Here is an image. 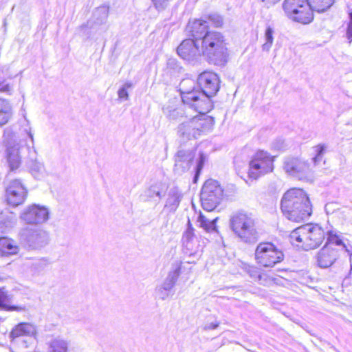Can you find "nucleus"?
<instances>
[{"instance_id": "52", "label": "nucleus", "mask_w": 352, "mask_h": 352, "mask_svg": "<svg viewBox=\"0 0 352 352\" xmlns=\"http://www.w3.org/2000/svg\"><path fill=\"white\" fill-rule=\"evenodd\" d=\"M278 148L280 149V148H282V147L281 146H278Z\"/></svg>"}, {"instance_id": "6", "label": "nucleus", "mask_w": 352, "mask_h": 352, "mask_svg": "<svg viewBox=\"0 0 352 352\" xmlns=\"http://www.w3.org/2000/svg\"><path fill=\"white\" fill-rule=\"evenodd\" d=\"M179 91L182 102L199 113L208 112L212 109L211 100L195 89V82L191 78L183 79L179 83Z\"/></svg>"}, {"instance_id": "25", "label": "nucleus", "mask_w": 352, "mask_h": 352, "mask_svg": "<svg viewBox=\"0 0 352 352\" xmlns=\"http://www.w3.org/2000/svg\"><path fill=\"white\" fill-rule=\"evenodd\" d=\"M12 116V108L8 100L0 98V127L8 123Z\"/></svg>"}, {"instance_id": "50", "label": "nucleus", "mask_w": 352, "mask_h": 352, "mask_svg": "<svg viewBox=\"0 0 352 352\" xmlns=\"http://www.w3.org/2000/svg\"><path fill=\"white\" fill-rule=\"evenodd\" d=\"M10 310H16V311H23L24 310V307H15V306H12V307H10L9 308Z\"/></svg>"}, {"instance_id": "26", "label": "nucleus", "mask_w": 352, "mask_h": 352, "mask_svg": "<svg viewBox=\"0 0 352 352\" xmlns=\"http://www.w3.org/2000/svg\"><path fill=\"white\" fill-rule=\"evenodd\" d=\"M15 223L16 216L13 212L6 210L0 213V230L2 232L12 228Z\"/></svg>"}, {"instance_id": "41", "label": "nucleus", "mask_w": 352, "mask_h": 352, "mask_svg": "<svg viewBox=\"0 0 352 352\" xmlns=\"http://www.w3.org/2000/svg\"><path fill=\"white\" fill-rule=\"evenodd\" d=\"M133 84L131 82H125L123 86L119 89L118 91V95L119 98L120 99H124L128 100L129 99V94L127 91V89L132 87Z\"/></svg>"}, {"instance_id": "33", "label": "nucleus", "mask_w": 352, "mask_h": 352, "mask_svg": "<svg viewBox=\"0 0 352 352\" xmlns=\"http://www.w3.org/2000/svg\"><path fill=\"white\" fill-rule=\"evenodd\" d=\"M109 6L108 5H102L95 10L94 16L98 23L102 24L106 22L109 16Z\"/></svg>"}, {"instance_id": "7", "label": "nucleus", "mask_w": 352, "mask_h": 352, "mask_svg": "<svg viewBox=\"0 0 352 352\" xmlns=\"http://www.w3.org/2000/svg\"><path fill=\"white\" fill-rule=\"evenodd\" d=\"M232 231L240 239L247 243H255L259 238L256 219L250 214L239 212L230 219Z\"/></svg>"}, {"instance_id": "11", "label": "nucleus", "mask_w": 352, "mask_h": 352, "mask_svg": "<svg viewBox=\"0 0 352 352\" xmlns=\"http://www.w3.org/2000/svg\"><path fill=\"white\" fill-rule=\"evenodd\" d=\"M223 190L219 182L214 179L207 180L201 189V201L205 210L212 211L220 203Z\"/></svg>"}, {"instance_id": "44", "label": "nucleus", "mask_w": 352, "mask_h": 352, "mask_svg": "<svg viewBox=\"0 0 352 352\" xmlns=\"http://www.w3.org/2000/svg\"><path fill=\"white\" fill-rule=\"evenodd\" d=\"M280 0H257V1L264 8H270L279 2Z\"/></svg>"}, {"instance_id": "4", "label": "nucleus", "mask_w": 352, "mask_h": 352, "mask_svg": "<svg viewBox=\"0 0 352 352\" xmlns=\"http://www.w3.org/2000/svg\"><path fill=\"white\" fill-rule=\"evenodd\" d=\"M206 113H199L197 116L187 117L179 124L177 133L182 141L197 139L212 129L214 119L206 115Z\"/></svg>"}, {"instance_id": "3", "label": "nucleus", "mask_w": 352, "mask_h": 352, "mask_svg": "<svg viewBox=\"0 0 352 352\" xmlns=\"http://www.w3.org/2000/svg\"><path fill=\"white\" fill-rule=\"evenodd\" d=\"M202 56L217 65H223L228 57L227 43L225 36L219 32H206L201 42Z\"/></svg>"}, {"instance_id": "17", "label": "nucleus", "mask_w": 352, "mask_h": 352, "mask_svg": "<svg viewBox=\"0 0 352 352\" xmlns=\"http://www.w3.org/2000/svg\"><path fill=\"white\" fill-rule=\"evenodd\" d=\"M22 235L30 248L38 249L45 246L49 242L48 233L42 229H30L23 231Z\"/></svg>"}, {"instance_id": "2", "label": "nucleus", "mask_w": 352, "mask_h": 352, "mask_svg": "<svg viewBox=\"0 0 352 352\" xmlns=\"http://www.w3.org/2000/svg\"><path fill=\"white\" fill-rule=\"evenodd\" d=\"M347 239L337 230H329L327 232V242L325 245L318 252L316 259L317 265L320 268H328L332 266L340 258V249L333 248L335 245L344 250L350 256V261L352 257V245Z\"/></svg>"}, {"instance_id": "12", "label": "nucleus", "mask_w": 352, "mask_h": 352, "mask_svg": "<svg viewBox=\"0 0 352 352\" xmlns=\"http://www.w3.org/2000/svg\"><path fill=\"white\" fill-rule=\"evenodd\" d=\"M49 216L50 212L46 207L32 204L22 211L20 218L28 224L37 225L47 221Z\"/></svg>"}, {"instance_id": "39", "label": "nucleus", "mask_w": 352, "mask_h": 352, "mask_svg": "<svg viewBox=\"0 0 352 352\" xmlns=\"http://www.w3.org/2000/svg\"><path fill=\"white\" fill-rule=\"evenodd\" d=\"M196 239H197V237L194 233V228L192 227V225H191L190 221L188 220V227L186 228V230L184 232V233L183 234V243L189 241L190 240L192 241V240H194Z\"/></svg>"}, {"instance_id": "42", "label": "nucleus", "mask_w": 352, "mask_h": 352, "mask_svg": "<svg viewBox=\"0 0 352 352\" xmlns=\"http://www.w3.org/2000/svg\"><path fill=\"white\" fill-rule=\"evenodd\" d=\"M172 0H151L156 10L162 11L165 10Z\"/></svg>"}, {"instance_id": "29", "label": "nucleus", "mask_w": 352, "mask_h": 352, "mask_svg": "<svg viewBox=\"0 0 352 352\" xmlns=\"http://www.w3.org/2000/svg\"><path fill=\"white\" fill-rule=\"evenodd\" d=\"M182 197V193L177 188H171L168 193L166 206L170 208L172 210H176L179 205Z\"/></svg>"}, {"instance_id": "24", "label": "nucleus", "mask_w": 352, "mask_h": 352, "mask_svg": "<svg viewBox=\"0 0 352 352\" xmlns=\"http://www.w3.org/2000/svg\"><path fill=\"white\" fill-rule=\"evenodd\" d=\"M19 250V248L14 240L8 237L0 238L1 256H9L16 254Z\"/></svg>"}, {"instance_id": "14", "label": "nucleus", "mask_w": 352, "mask_h": 352, "mask_svg": "<svg viewBox=\"0 0 352 352\" xmlns=\"http://www.w3.org/2000/svg\"><path fill=\"white\" fill-rule=\"evenodd\" d=\"M201 42L192 38L184 40L178 46V55L187 61L198 60L202 56Z\"/></svg>"}, {"instance_id": "48", "label": "nucleus", "mask_w": 352, "mask_h": 352, "mask_svg": "<svg viewBox=\"0 0 352 352\" xmlns=\"http://www.w3.org/2000/svg\"><path fill=\"white\" fill-rule=\"evenodd\" d=\"M219 322L208 323L205 325L204 330L208 331V330L215 329L219 327Z\"/></svg>"}, {"instance_id": "46", "label": "nucleus", "mask_w": 352, "mask_h": 352, "mask_svg": "<svg viewBox=\"0 0 352 352\" xmlns=\"http://www.w3.org/2000/svg\"><path fill=\"white\" fill-rule=\"evenodd\" d=\"M346 38L349 43L352 41V11L349 13V22L346 30Z\"/></svg>"}, {"instance_id": "15", "label": "nucleus", "mask_w": 352, "mask_h": 352, "mask_svg": "<svg viewBox=\"0 0 352 352\" xmlns=\"http://www.w3.org/2000/svg\"><path fill=\"white\" fill-rule=\"evenodd\" d=\"M197 83L201 89L200 91L210 100L219 89V78L213 72H204L201 73L197 78Z\"/></svg>"}, {"instance_id": "40", "label": "nucleus", "mask_w": 352, "mask_h": 352, "mask_svg": "<svg viewBox=\"0 0 352 352\" xmlns=\"http://www.w3.org/2000/svg\"><path fill=\"white\" fill-rule=\"evenodd\" d=\"M208 19L215 28H220L223 24V17L217 13L208 15Z\"/></svg>"}, {"instance_id": "5", "label": "nucleus", "mask_w": 352, "mask_h": 352, "mask_svg": "<svg viewBox=\"0 0 352 352\" xmlns=\"http://www.w3.org/2000/svg\"><path fill=\"white\" fill-rule=\"evenodd\" d=\"M327 232L318 224H306L294 230L289 235L292 245L305 250L320 246L325 239Z\"/></svg>"}, {"instance_id": "16", "label": "nucleus", "mask_w": 352, "mask_h": 352, "mask_svg": "<svg viewBox=\"0 0 352 352\" xmlns=\"http://www.w3.org/2000/svg\"><path fill=\"white\" fill-rule=\"evenodd\" d=\"M180 274V266H177L173 271H170L162 284L155 288L157 296L164 300L171 296V291L174 287Z\"/></svg>"}, {"instance_id": "51", "label": "nucleus", "mask_w": 352, "mask_h": 352, "mask_svg": "<svg viewBox=\"0 0 352 352\" xmlns=\"http://www.w3.org/2000/svg\"><path fill=\"white\" fill-rule=\"evenodd\" d=\"M43 263V261H41V260H39V261H36L34 263V265H41Z\"/></svg>"}, {"instance_id": "21", "label": "nucleus", "mask_w": 352, "mask_h": 352, "mask_svg": "<svg viewBox=\"0 0 352 352\" xmlns=\"http://www.w3.org/2000/svg\"><path fill=\"white\" fill-rule=\"evenodd\" d=\"M165 186L161 182H155L148 186L141 195V197L144 201H150L155 197L160 199L164 196Z\"/></svg>"}, {"instance_id": "49", "label": "nucleus", "mask_w": 352, "mask_h": 352, "mask_svg": "<svg viewBox=\"0 0 352 352\" xmlns=\"http://www.w3.org/2000/svg\"><path fill=\"white\" fill-rule=\"evenodd\" d=\"M25 135L30 138L31 143L33 145L34 144V136H33V134L32 133V132L30 131H30L25 130ZM32 147L34 148L33 146H32Z\"/></svg>"}, {"instance_id": "35", "label": "nucleus", "mask_w": 352, "mask_h": 352, "mask_svg": "<svg viewBox=\"0 0 352 352\" xmlns=\"http://www.w3.org/2000/svg\"><path fill=\"white\" fill-rule=\"evenodd\" d=\"M183 245L186 250L189 252L190 257L195 256L199 250V244L197 239L184 242Z\"/></svg>"}, {"instance_id": "10", "label": "nucleus", "mask_w": 352, "mask_h": 352, "mask_svg": "<svg viewBox=\"0 0 352 352\" xmlns=\"http://www.w3.org/2000/svg\"><path fill=\"white\" fill-rule=\"evenodd\" d=\"M273 170L274 157L264 151H258L249 163L248 177L256 180Z\"/></svg>"}, {"instance_id": "31", "label": "nucleus", "mask_w": 352, "mask_h": 352, "mask_svg": "<svg viewBox=\"0 0 352 352\" xmlns=\"http://www.w3.org/2000/svg\"><path fill=\"white\" fill-rule=\"evenodd\" d=\"M68 346L67 340L57 338L51 341L49 352H67Z\"/></svg>"}, {"instance_id": "43", "label": "nucleus", "mask_w": 352, "mask_h": 352, "mask_svg": "<svg viewBox=\"0 0 352 352\" xmlns=\"http://www.w3.org/2000/svg\"><path fill=\"white\" fill-rule=\"evenodd\" d=\"M204 162H205V157L204 156V155L202 153H201L199 155L198 162L197 163V165H196V173H195V179H196L198 175L201 172V170L203 168Z\"/></svg>"}, {"instance_id": "45", "label": "nucleus", "mask_w": 352, "mask_h": 352, "mask_svg": "<svg viewBox=\"0 0 352 352\" xmlns=\"http://www.w3.org/2000/svg\"><path fill=\"white\" fill-rule=\"evenodd\" d=\"M8 301V294L3 288H0V307H5Z\"/></svg>"}, {"instance_id": "32", "label": "nucleus", "mask_w": 352, "mask_h": 352, "mask_svg": "<svg viewBox=\"0 0 352 352\" xmlns=\"http://www.w3.org/2000/svg\"><path fill=\"white\" fill-rule=\"evenodd\" d=\"M30 171L35 178H41L44 175V165L37 160H32L29 164Z\"/></svg>"}, {"instance_id": "9", "label": "nucleus", "mask_w": 352, "mask_h": 352, "mask_svg": "<svg viewBox=\"0 0 352 352\" xmlns=\"http://www.w3.org/2000/svg\"><path fill=\"white\" fill-rule=\"evenodd\" d=\"M254 258L258 265L263 267H273L284 259L283 252L274 244L261 242L258 244L254 252Z\"/></svg>"}, {"instance_id": "30", "label": "nucleus", "mask_w": 352, "mask_h": 352, "mask_svg": "<svg viewBox=\"0 0 352 352\" xmlns=\"http://www.w3.org/2000/svg\"><path fill=\"white\" fill-rule=\"evenodd\" d=\"M335 0H307L312 10L318 12L327 10L334 3Z\"/></svg>"}, {"instance_id": "19", "label": "nucleus", "mask_w": 352, "mask_h": 352, "mask_svg": "<svg viewBox=\"0 0 352 352\" xmlns=\"http://www.w3.org/2000/svg\"><path fill=\"white\" fill-rule=\"evenodd\" d=\"M36 330L35 326L30 323L21 322L12 329L10 333V338L12 340H14L19 337H28V339H23L21 340L22 343L24 344V347L27 348L29 344L33 341V337L36 335Z\"/></svg>"}, {"instance_id": "27", "label": "nucleus", "mask_w": 352, "mask_h": 352, "mask_svg": "<svg viewBox=\"0 0 352 352\" xmlns=\"http://www.w3.org/2000/svg\"><path fill=\"white\" fill-rule=\"evenodd\" d=\"M164 113L168 119L180 123L188 117L182 107H173L170 105L164 108Z\"/></svg>"}, {"instance_id": "22", "label": "nucleus", "mask_w": 352, "mask_h": 352, "mask_svg": "<svg viewBox=\"0 0 352 352\" xmlns=\"http://www.w3.org/2000/svg\"><path fill=\"white\" fill-rule=\"evenodd\" d=\"M187 28L191 33L192 39L196 40L198 42H201L204 34L210 32L208 30V21L201 19L195 20L193 22L189 23Z\"/></svg>"}, {"instance_id": "37", "label": "nucleus", "mask_w": 352, "mask_h": 352, "mask_svg": "<svg viewBox=\"0 0 352 352\" xmlns=\"http://www.w3.org/2000/svg\"><path fill=\"white\" fill-rule=\"evenodd\" d=\"M274 30L271 27H267L265 32V43L263 45V50L269 51L274 41Z\"/></svg>"}, {"instance_id": "23", "label": "nucleus", "mask_w": 352, "mask_h": 352, "mask_svg": "<svg viewBox=\"0 0 352 352\" xmlns=\"http://www.w3.org/2000/svg\"><path fill=\"white\" fill-rule=\"evenodd\" d=\"M309 4V2L307 1V3L297 10L296 13L292 15L289 19L302 24H308L311 23L314 19L313 11L314 10H312V8H311Z\"/></svg>"}, {"instance_id": "18", "label": "nucleus", "mask_w": 352, "mask_h": 352, "mask_svg": "<svg viewBox=\"0 0 352 352\" xmlns=\"http://www.w3.org/2000/svg\"><path fill=\"white\" fill-rule=\"evenodd\" d=\"M283 168L289 175L300 179L305 175L309 167L306 162L298 157L289 156L285 158Z\"/></svg>"}, {"instance_id": "47", "label": "nucleus", "mask_w": 352, "mask_h": 352, "mask_svg": "<svg viewBox=\"0 0 352 352\" xmlns=\"http://www.w3.org/2000/svg\"><path fill=\"white\" fill-rule=\"evenodd\" d=\"M11 91L12 87L8 82H6V81L3 80L0 82V92H4L10 94Z\"/></svg>"}, {"instance_id": "38", "label": "nucleus", "mask_w": 352, "mask_h": 352, "mask_svg": "<svg viewBox=\"0 0 352 352\" xmlns=\"http://www.w3.org/2000/svg\"><path fill=\"white\" fill-rule=\"evenodd\" d=\"M316 155L313 157V161L315 164H318L322 158L325 150V146L323 144H318L314 147Z\"/></svg>"}, {"instance_id": "8", "label": "nucleus", "mask_w": 352, "mask_h": 352, "mask_svg": "<svg viewBox=\"0 0 352 352\" xmlns=\"http://www.w3.org/2000/svg\"><path fill=\"white\" fill-rule=\"evenodd\" d=\"M23 144L27 145L26 142L15 134L6 138L0 144V157L6 158L12 171L17 170L21 164V149Z\"/></svg>"}, {"instance_id": "1", "label": "nucleus", "mask_w": 352, "mask_h": 352, "mask_svg": "<svg viewBox=\"0 0 352 352\" xmlns=\"http://www.w3.org/2000/svg\"><path fill=\"white\" fill-rule=\"evenodd\" d=\"M281 210L289 220L299 222L311 216L312 206L307 193L302 189L292 188L282 198Z\"/></svg>"}, {"instance_id": "28", "label": "nucleus", "mask_w": 352, "mask_h": 352, "mask_svg": "<svg viewBox=\"0 0 352 352\" xmlns=\"http://www.w3.org/2000/svg\"><path fill=\"white\" fill-rule=\"evenodd\" d=\"M307 3V0H285L283 7L289 18L296 13L302 6Z\"/></svg>"}, {"instance_id": "36", "label": "nucleus", "mask_w": 352, "mask_h": 352, "mask_svg": "<svg viewBox=\"0 0 352 352\" xmlns=\"http://www.w3.org/2000/svg\"><path fill=\"white\" fill-rule=\"evenodd\" d=\"M247 272L252 278L256 279L260 283V284L263 285H267V280L263 278V276L258 273V269L256 267L249 266L247 268Z\"/></svg>"}, {"instance_id": "13", "label": "nucleus", "mask_w": 352, "mask_h": 352, "mask_svg": "<svg viewBox=\"0 0 352 352\" xmlns=\"http://www.w3.org/2000/svg\"><path fill=\"white\" fill-rule=\"evenodd\" d=\"M28 190L20 179L10 182L6 188V199L10 205L17 206L22 204L27 197Z\"/></svg>"}, {"instance_id": "20", "label": "nucleus", "mask_w": 352, "mask_h": 352, "mask_svg": "<svg viewBox=\"0 0 352 352\" xmlns=\"http://www.w3.org/2000/svg\"><path fill=\"white\" fill-rule=\"evenodd\" d=\"M195 152L190 150H179L177 153L175 160V171L182 174L191 166L192 160L195 158Z\"/></svg>"}, {"instance_id": "34", "label": "nucleus", "mask_w": 352, "mask_h": 352, "mask_svg": "<svg viewBox=\"0 0 352 352\" xmlns=\"http://www.w3.org/2000/svg\"><path fill=\"white\" fill-rule=\"evenodd\" d=\"M217 218L212 220H209L206 217L200 214L198 218V221L200 223V226L203 228L206 232H212L216 230L215 222Z\"/></svg>"}]
</instances>
